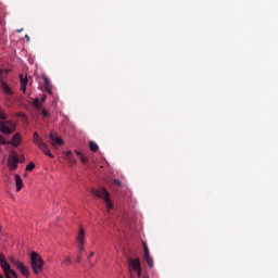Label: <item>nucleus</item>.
<instances>
[{
	"instance_id": "7",
	"label": "nucleus",
	"mask_w": 278,
	"mask_h": 278,
	"mask_svg": "<svg viewBox=\"0 0 278 278\" xmlns=\"http://www.w3.org/2000/svg\"><path fill=\"white\" fill-rule=\"evenodd\" d=\"M8 166L10 170H16V168H18V154L14 153L9 155Z\"/></svg>"
},
{
	"instance_id": "29",
	"label": "nucleus",
	"mask_w": 278,
	"mask_h": 278,
	"mask_svg": "<svg viewBox=\"0 0 278 278\" xmlns=\"http://www.w3.org/2000/svg\"><path fill=\"white\" fill-rule=\"evenodd\" d=\"M76 262H77L78 264L81 263V254H78V255H77Z\"/></svg>"
},
{
	"instance_id": "1",
	"label": "nucleus",
	"mask_w": 278,
	"mask_h": 278,
	"mask_svg": "<svg viewBox=\"0 0 278 278\" xmlns=\"http://www.w3.org/2000/svg\"><path fill=\"white\" fill-rule=\"evenodd\" d=\"M92 194L96 197H99V199H102L106 203V210L110 212V210L114 208V204L112 203V200L110 199V192H108V189L101 187L100 189H93Z\"/></svg>"
},
{
	"instance_id": "25",
	"label": "nucleus",
	"mask_w": 278,
	"mask_h": 278,
	"mask_svg": "<svg viewBox=\"0 0 278 278\" xmlns=\"http://www.w3.org/2000/svg\"><path fill=\"white\" fill-rule=\"evenodd\" d=\"M5 118H8V116L5 115V112L0 110V119L5 121Z\"/></svg>"
},
{
	"instance_id": "28",
	"label": "nucleus",
	"mask_w": 278,
	"mask_h": 278,
	"mask_svg": "<svg viewBox=\"0 0 278 278\" xmlns=\"http://www.w3.org/2000/svg\"><path fill=\"white\" fill-rule=\"evenodd\" d=\"M40 101H41V103H45V101H47V96L42 94L41 98H40Z\"/></svg>"
},
{
	"instance_id": "9",
	"label": "nucleus",
	"mask_w": 278,
	"mask_h": 278,
	"mask_svg": "<svg viewBox=\"0 0 278 278\" xmlns=\"http://www.w3.org/2000/svg\"><path fill=\"white\" fill-rule=\"evenodd\" d=\"M51 147L55 149V147H64V140L53 132L50 134Z\"/></svg>"
},
{
	"instance_id": "27",
	"label": "nucleus",
	"mask_w": 278,
	"mask_h": 278,
	"mask_svg": "<svg viewBox=\"0 0 278 278\" xmlns=\"http://www.w3.org/2000/svg\"><path fill=\"white\" fill-rule=\"evenodd\" d=\"M64 264H67V265H68V264H72L71 257H68V256L65 257Z\"/></svg>"
},
{
	"instance_id": "11",
	"label": "nucleus",
	"mask_w": 278,
	"mask_h": 278,
	"mask_svg": "<svg viewBox=\"0 0 278 278\" xmlns=\"http://www.w3.org/2000/svg\"><path fill=\"white\" fill-rule=\"evenodd\" d=\"M65 159L67 160L71 166H75L77 164V160L75 159L73 151L65 152Z\"/></svg>"
},
{
	"instance_id": "6",
	"label": "nucleus",
	"mask_w": 278,
	"mask_h": 278,
	"mask_svg": "<svg viewBox=\"0 0 278 278\" xmlns=\"http://www.w3.org/2000/svg\"><path fill=\"white\" fill-rule=\"evenodd\" d=\"M15 130H16V126L14 125V123L7 122V124H5L4 122L0 121V131H1V134L10 136V134H14Z\"/></svg>"
},
{
	"instance_id": "23",
	"label": "nucleus",
	"mask_w": 278,
	"mask_h": 278,
	"mask_svg": "<svg viewBox=\"0 0 278 278\" xmlns=\"http://www.w3.org/2000/svg\"><path fill=\"white\" fill-rule=\"evenodd\" d=\"M4 92H7V94H12V89L10 88V86L4 85Z\"/></svg>"
},
{
	"instance_id": "20",
	"label": "nucleus",
	"mask_w": 278,
	"mask_h": 278,
	"mask_svg": "<svg viewBox=\"0 0 278 278\" xmlns=\"http://www.w3.org/2000/svg\"><path fill=\"white\" fill-rule=\"evenodd\" d=\"M142 247H143V253L144 255L149 254V245H147V242L142 241Z\"/></svg>"
},
{
	"instance_id": "13",
	"label": "nucleus",
	"mask_w": 278,
	"mask_h": 278,
	"mask_svg": "<svg viewBox=\"0 0 278 278\" xmlns=\"http://www.w3.org/2000/svg\"><path fill=\"white\" fill-rule=\"evenodd\" d=\"M20 79H21V90H22V92H26V90H27V76L21 74Z\"/></svg>"
},
{
	"instance_id": "33",
	"label": "nucleus",
	"mask_w": 278,
	"mask_h": 278,
	"mask_svg": "<svg viewBox=\"0 0 278 278\" xmlns=\"http://www.w3.org/2000/svg\"><path fill=\"white\" fill-rule=\"evenodd\" d=\"M21 31H22L21 29H17V34H21Z\"/></svg>"
},
{
	"instance_id": "14",
	"label": "nucleus",
	"mask_w": 278,
	"mask_h": 278,
	"mask_svg": "<svg viewBox=\"0 0 278 278\" xmlns=\"http://www.w3.org/2000/svg\"><path fill=\"white\" fill-rule=\"evenodd\" d=\"M17 270H20L24 277H29V269H27L23 263L18 264Z\"/></svg>"
},
{
	"instance_id": "32",
	"label": "nucleus",
	"mask_w": 278,
	"mask_h": 278,
	"mask_svg": "<svg viewBox=\"0 0 278 278\" xmlns=\"http://www.w3.org/2000/svg\"><path fill=\"white\" fill-rule=\"evenodd\" d=\"M93 256H94V252H91V253L87 256V258L90 260V257H93Z\"/></svg>"
},
{
	"instance_id": "26",
	"label": "nucleus",
	"mask_w": 278,
	"mask_h": 278,
	"mask_svg": "<svg viewBox=\"0 0 278 278\" xmlns=\"http://www.w3.org/2000/svg\"><path fill=\"white\" fill-rule=\"evenodd\" d=\"M113 184H115V186H118L121 188V186H123V182H121V180L118 179H114Z\"/></svg>"
},
{
	"instance_id": "5",
	"label": "nucleus",
	"mask_w": 278,
	"mask_h": 278,
	"mask_svg": "<svg viewBox=\"0 0 278 278\" xmlns=\"http://www.w3.org/2000/svg\"><path fill=\"white\" fill-rule=\"evenodd\" d=\"M23 142V137L21 132H16L10 141H7L5 138L0 135V147L1 144H11L12 147H18Z\"/></svg>"
},
{
	"instance_id": "34",
	"label": "nucleus",
	"mask_w": 278,
	"mask_h": 278,
	"mask_svg": "<svg viewBox=\"0 0 278 278\" xmlns=\"http://www.w3.org/2000/svg\"><path fill=\"white\" fill-rule=\"evenodd\" d=\"M90 266H94L92 263H90Z\"/></svg>"
},
{
	"instance_id": "4",
	"label": "nucleus",
	"mask_w": 278,
	"mask_h": 278,
	"mask_svg": "<svg viewBox=\"0 0 278 278\" xmlns=\"http://www.w3.org/2000/svg\"><path fill=\"white\" fill-rule=\"evenodd\" d=\"M0 266L5 275L7 278H18V275L12 267H10V263L5 261V257H3L0 254Z\"/></svg>"
},
{
	"instance_id": "3",
	"label": "nucleus",
	"mask_w": 278,
	"mask_h": 278,
	"mask_svg": "<svg viewBox=\"0 0 278 278\" xmlns=\"http://www.w3.org/2000/svg\"><path fill=\"white\" fill-rule=\"evenodd\" d=\"M30 264L35 275H39V273L42 271V267L45 266V261H42V257H40L38 253L31 252Z\"/></svg>"
},
{
	"instance_id": "22",
	"label": "nucleus",
	"mask_w": 278,
	"mask_h": 278,
	"mask_svg": "<svg viewBox=\"0 0 278 278\" xmlns=\"http://www.w3.org/2000/svg\"><path fill=\"white\" fill-rule=\"evenodd\" d=\"M10 262H11V264H14V266H16V268H17V266H18V264H21V262H18L16 258H14V257H11L10 258Z\"/></svg>"
},
{
	"instance_id": "12",
	"label": "nucleus",
	"mask_w": 278,
	"mask_h": 278,
	"mask_svg": "<svg viewBox=\"0 0 278 278\" xmlns=\"http://www.w3.org/2000/svg\"><path fill=\"white\" fill-rule=\"evenodd\" d=\"M15 186H16V192H21L23 190V187L25 186L23 184V178H21V175L15 174Z\"/></svg>"
},
{
	"instance_id": "15",
	"label": "nucleus",
	"mask_w": 278,
	"mask_h": 278,
	"mask_svg": "<svg viewBox=\"0 0 278 278\" xmlns=\"http://www.w3.org/2000/svg\"><path fill=\"white\" fill-rule=\"evenodd\" d=\"M43 84H45V89L47 90V92H49V94H51V92H52L51 81H49V79L47 77H43Z\"/></svg>"
},
{
	"instance_id": "8",
	"label": "nucleus",
	"mask_w": 278,
	"mask_h": 278,
	"mask_svg": "<svg viewBox=\"0 0 278 278\" xmlns=\"http://www.w3.org/2000/svg\"><path fill=\"white\" fill-rule=\"evenodd\" d=\"M85 237H86V232L84 230V227H80L79 228V231H78V236H77V242H78V251L79 253L81 254L83 251H84V244H85Z\"/></svg>"
},
{
	"instance_id": "10",
	"label": "nucleus",
	"mask_w": 278,
	"mask_h": 278,
	"mask_svg": "<svg viewBox=\"0 0 278 278\" xmlns=\"http://www.w3.org/2000/svg\"><path fill=\"white\" fill-rule=\"evenodd\" d=\"M130 266L135 273H137L138 277L142 275V267L140 266V258L130 260Z\"/></svg>"
},
{
	"instance_id": "31",
	"label": "nucleus",
	"mask_w": 278,
	"mask_h": 278,
	"mask_svg": "<svg viewBox=\"0 0 278 278\" xmlns=\"http://www.w3.org/2000/svg\"><path fill=\"white\" fill-rule=\"evenodd\" d=\"M26 42H29L31 39L29 38V35H25Z\"/></svg>"
},
{
	"instance_id": "35",
	"label": "nucleus",
	"mask_w": 278,
	"mask_h": 278,
	"mask_svg": "<svg viewBox=\"0 0 278 278\" xmlns=\"http://www.w3.org/2000/svg\"><path fill=\"white\" fill-rule=\"evenodd\" d=\"M0 231H1V226H0Z\"/></svg>"
},
{
	"instance_id": "16",
	"label": "nucleus",
	"mask_w": 278,
	"mask_h": 278,
	"mask_svg": "<svg viewBox=\"0 0 278 278\" xmlns=\"http://www.w3.org/2000/svg\"><path fill=\"white\" fill-rule=\"evenodd\" d=\"M144 260L150 268H153V257H151V254H144Z\"/></svg>"
},
{
	"instance_id": "19",
	"label": "nucleus",
	"mask_w": 278,
	"mask_h": 278,
	"mask_svg": "<svg viewBox=\"0 0 278 278\" xmlns=\"http://www.w3.org/2000/svg\"><path fill=\"white\" fill-rule=\"evenodd\" d=\"M36 168V164L34 162H29L28 165L26 166V170L31 172Z\"/></svg>"
},
{
	"instance_id": "21",
	"label": "nucleus",
	"mask_w": 278,
	"mask_h": 278,
	"mask_svg": "<svg viewBox=\"0 0 278 278\" xmlns=\"http://www.w3.org/2000/svg\"><path fill=\"white\" fill-rule=\"evenodd\" d=\"M41 114H42L43 118L49 117V111L47 109H41Z\"/></svg>"
},
{
	"instance_id": "30",
	"label": "nucleus",
	"mask_w": 278,
	"mask_h": 278,
	"mask_svg": "<svg viewBox=\"0 0 278 278\" xmlns=\"http://www.w3.org/2000/svg\"><path fill=\"white\" fill-rule=\"evenodd\" d=\"M75 154L77 155V157H80L83 155L79 150H75Z\"/></svg>"
},
{
	"instance_id": "18",
	"label": "nucleus",
	"mask_w": 278,
	"mask_h": 278,
	"mask_svg": "<svg viewBox=\"0 0 278 278\" xmlns=\"http://www.w3.org/2000/svg\"><path fill=\"white\" fill-rule=\"evenodd\" d=\"M89 149L93 153H97L99 151V144H97V142H94V141H90L89 142Z\"/></svg>"
},
{
	"instance_id": "17",
	"label": "nucleus",
	"mask_w": 278,
	"mask_h": 278,
	"mask_svg": "<svg viewBox=\"0 0 278 278\" xmlns=\"http://www.w3.org/2000/svg\"><path fill=\"white\" fill-rule=\"evenodd\" d=\"M33 105L36 108V110H42V102H40V99L35 98L33 100Z\"/></svg>"
},
{
	"instance_id": "24",
	"label": "nucleus",
	"mask_w": 278,
	"mask_h": 278,
	"mask_svg": "<svg viewBox=\"0 0 278 278\" xmlns=\"http://www.w3.org/2000/svg\"><path fill=\"white\" fill-rule=\"evenodd\" d=\"M81 164H86L88 162V159L83 154L81 156H78Z\"/></svg>"
},
{
	"instance_id": "2",
	"label": "nucleus",
	"mask_w": 278,
	"mask_h": 278,
	"mask_svg": "<svg viewBox=\"0 0 278 278\" xmlns=\"http://www.w3.org/2000/svg\"><path fill=\"white\" fill-rule=\"evenodd\" d=\"M33 142L40 151H42V153H45V155L48 157H53L51 150H49V146L45 142V140H42V137H40L38 132L33 134Z\"/></svg>"
}]
</instances>
